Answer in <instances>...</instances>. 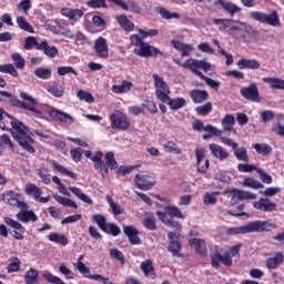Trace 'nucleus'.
I'll list each match as a JSON object with an SVG mask.
<instances>
[{
  "mask_svg": "<svg viewBox=\"0 0 284 284\" xmlns=\"http://www.w3.org/2000/svg\"><path fill=\"white\" fill-rule=\"evenodd\" d=\"M3 115L7 119H10L11 128H13L11 130V134L19 143L21 149L26 150L30 154H34L36 150L34 146H32L34 145V139L30 136V130L28 126H26V124H23L21 121L14 119V116L6 112L3 109H0V121H3Z\"/></svg>",
  "mask_w": 284,
  "mask_h": 284,
  "instance_id": "nucleus-1",
  "label": "nucleus"
},
{
  "mask_svg": "<svg viewBox=\"0 0 284 284\" xmlns=\"http://www.w3.org/2000/svg\"><path fill=\"white\" fill-rule=\"evenodd\" d=\"M156 216L164 223V225H168V227L175 230V232L168 233L169 252L172 254V256H178V258L183 257V254H181V242H179V239H181V230H183V226H181L179 222L170 220L168 217V213L165 212L158 211Z\"/></svg>",
  "mask_w": 284,
  "mask_h": 284,
  "instance_id": "nucleus-2",
  "label": "nucleus"
},
{
  "mask_svg": "<svg viewBox=\"0 0 284 284\" xmlns=\"http://www.w3.org/2000/svg\"><path fill=\"white\" fill-rule=\"evenodd\" d=\"M277 227L276 223H273L272 220H255L243 226L229 227L226 234L229 236H235L239 234H252L254 232H272V230H276Z\"/></svg>",
  "mask_w": 284,
  "mask_h": 284,
  "instance_id": "nucleus-3",
  "label": "nucleus"
},
{
  "mask_svg": "<svg viewBox=\"0 0 284 284\" xmlns=\"http://www.w3.org/2000/svg\"><path fill=\"white\" fill-rule=\"evenodd\" d=\"M130 41L132 45L138 48L133 51L136 57H143L148 59V57H156V54H163L156 47L150 45V43L141 40V36L139 34H131Z\"/></svg>",
  "mask_w": 284,
  "mask_h": 284,
  "instance_id": "nucleus-4",
  "label": "nucleus"
},
{
  "mask_svg": "<svg viewBox=\"0 0 284 284\" xmlns=\"http://www.w3.org/2000/svg\"><path fill=\"white\" fill-rule=\"evenodd\" d=\"M250 17L258 23L271 26V28H278L281 26V19L278 18V12L276 10L272 11L270 14L260 11H253L250 13Z\"/></svg>",
  "mask_w": 284,
  "mask_h": 284,
  "instance_id": "nucleus-5",
  "label": "nucleus"
},
{
  "mask_svg": "<svg viewBox=\"0 0 284 284\" xmlns=\"http://www.w3.org/2000/svg\"><path fill=\"white\" fill-rule=\"evenodd\" d=\"M232 37H234L237 41H245L248 43L256 37V31L252 29L248 24L237 21L235 24V29L231 32Z\"/></svg>",
  "mask_w": 284,
  "mask_h": 284,
  "instance_id": "nucleus-6",
  "label": "nucleus"
},
{
  "mask_svg": "<svg viewBox=\"0 0 284 284\" xmlns=\"http://www.w3.org/2000/svg\"><path fill=\"white\" fill-rule=\"evenodd\" d=\"M2 201L12 207H18L19 210H28V204L23 201V195L14 191H6L2 194Z\"/></svg>",
  "mask_w": 284,
  "mask_h": 284,
  "instance_id": "nucleus-7",
  "label": "nucleus"
},
{
  "mask_svg": "<svg viewBox=\"0 0 284 284\" xmlns=\"http://www.w3.org/2000/svg\"><path fill=\"white\" fill-rule=\"evenodd\" d=\"M110 121L112 130H128L130 128V119L119 110L110 114Z\"/></svg>",
  "mask_w": 284,
  "mask_h": 284,
  "instance_id": "nucleus-8",
  "label": "nucleus"
},
{
  "mask_svg": "<svg viewBox=\"0 0 284 284\" xmlns=\"http://www.w3.org/2000/svg\"><path fill=\"white\" fill-rule=\"evenodd\" d=\"M153 81L155 87V97L162 101H168L170 97V87H168V83L161 78V75L154 73L153 74Z\"/></svg>",
  "mask_w": 284,
  "mask_h": 284,
  "instance_id": "nucleus-9",
  "label": "nucleus"
},
{
  "mask_svg": "<svg viewBox=\"0 0 284 284\" xmlns=\"http://www.w3.org/2000/svg\"><path fill=\"white\" fill-rule=\"evenodd\" d=\"M224 194H233L231 197V205H239L240 201H254L256 200V194L250 191H243L239 189L226 190Z\"/></svg>",
  "mask_w": 284,
  "mask_h": 284,
  "instance_id": "nucleus-10",
  "label": "nucleus"
},
{
  "mask_svg": "<svg viewBox=\"0 0 284 284\" xmlns=\"http://www.w3.org/2000/svg\"><path fill=\"white\" fill-rule=\"evenodd\" d=\"M240 93L246 101L261 103V98L258 97V87H256V83H251L248 87L242 88Z\"/></svg>",
  "mask_w": 284,
  "mask_h": 284,
  "instance_id": "nucleus-11",
  "label": "nucleus"
},
{
  "mask_svg": "<svg viewBox=\"0 0 284 284\" xmlns=\"http://www.w3.org/2000/svg\"><path fill=\"white\" fill-rule=\"evenodd\" d=\"M134 183L139 186L140 190H151V187L156 185L154 175L152 174H136Z\"/></svg>",
  "mask_w": 284,
  "mask_h": 284,
  "instance_id": "nucleus-12",
  "label": "nucleus"
},
{
  "mask_svg": "<svg viewBox=\"0 0 284 284\" xmlns=\"http://www.w3.org/2000/svg\"><path fill=\"white\" fill-rule=\"evenodd\" d=\"M253 207L260 212H274L276 211V203L272 202L270 197H261L260 200L253 202Z\"/></svg>",
  "mask_w": 284,
  "mask_h": 284,
  "instance_id": "nucleus-13",
  "label": "nucleus"
},
{
  "mask_svg": "<svg viewBox=\"0 0 284 284\" xmlns=\"http://www.w3.org/2000/svg\"><path fill=\"white\" fill-rule=\"evenodd\" d=\"M49 115L51 116V119H54L55 121H59L60 123H64V125H72V123H74V121H75L74 116H72L69 113H65L63 111H59L57 109L50 110Z\"/></svg>",
  "mask_w": 284,
  "mask_h": 284,
  "instance_id": "nucleus-14",
  "label": "nucleus"
},
{
  "mask_svg": "<svg viewBox=\"0 0 284 284\" xmlns=\"http://www.w3.org/2000/svg\"><path fill=\"white\" fill-rule=\"evenodd\" d=\"M211 261L212 267H215V270H219L220 263L226 267H232V255H230V253H224L223 255L215 253L211 256Z\"/></svg>",
  "mask_w": 284,
  "mask_h": 284,
  "instance_id": "nucleus-15",
  "label": "nucleus"
},
{
  "mask_svg": "<svg viewBox=\"0 0 284 284\" xmlns=\"http://www.w3.org/2000/svg\"><path fill=\"white\" fill-rule=\"evenodd\" d=\"M4 223L6 225H9V227H12L13 230H17L13 232L12 236L17 241H23V234H26V227L21 225V223L10 219V217H4Z\"/></svg>",
  "mask_w": 284,
  "mask_h": 284,
  "instance_id": "nucleus-16",
  "label": "nucleus"
},
{
  "mask_svg": "<svg viewBox=\"0 0 284 284\" xmlns=\"http://www.w3.org/2000/svg\"><path fill=\"white\" fill-rule=\"evenodd\" d=\"M95 54L100 57V59H108L110 57V51L108 50V40L105 38L100 37L94 42Z\"/></svg>",
  "mask_w": 284,
  "mask_h": 284,
  "instance_id": "nucleus-17",
  "label": "nucleus"
},
{
  "mask_svg": "<svg viewBox=\"0 0 284 284\" xmlns=\"http://www.w3.org/2000/svg\"><path fill=\"white\" fill-rule=\"evenodd\" d=\"M10 104L13 108H20L21 110H28L29 112H33L34 114L41 115V111L39 109L34 108L30 103H27V102H23V101L19 100L14 95L10 97Z\"/></svg>",
  "mask_w": 284,
  "mask_h": 284,
  "instance_id": "nucleus-18",
  "label": "nucleus"
},
{
  "mask_svg": "<svg viewBox=\"0 0 284 284\" xmlns=\"http://www.w3.org/2000/svg\"><path fill=\"white\" fill-rule=\"evenodd\" d=\"M103 153L101 151H97L93 158H91V161L94 163L95 170H100V173L102 175V179H105V175L110 170H108V166H105V162H103Z\"/></svg>",
  "mask_w": 284,
  "mask_h": 284,
  "instance_id": "nucleus-19",
  "label": "nucleus"
},
{
  "mask_svg": "<svg viewBox=\"0 0 284 284\" xmlns=\"http://www.w3.org/2000/svg\"><path fill=\"white\" fill-rule=\"evenodd\" d=\"M209 150L211 151V154L220 161H225V159H230V153L225 149H223V146L216 143L209 144Z\"/></svg>",
  "mask_w": 284,
  "mask_h": 284,
  "instance_id": "nucleus-20",
  "label": "nucleus"
},
{
  "mask_svg": "<svg viewBox=\"0 0 284 284\" xmlns=\"http://www.w3.org/2000/svg\"><path fill=\"white\" fill-rule=\"evenodd\" d=\"M213 23L215 26H217L219 30H221V31L229 29L230 33L232 34V32H234V30L236 28V23H239V21L232 20V19H214Z\"/></svg>",
  "mask_w": 284,
  "mask_h": 284,
  "instance_id": "nucleus-21",
  "label": "nucleus"
},
{
  "mask_svg": "<svg viewBox=\"0 0 284 284\" xmlns=\"http://www.w3.org/2000/svg\"><path fill=\"white\" fill-rule=\"evenodd\" d=\"M195 158H196V165H197V172H205L207 168H210V160H205V149L197 146L195 149ZM204 166H201V161H204Z\"/></svg>",
  "mask_w": 284,
  "mask_h": 284,
  "instance_id": "nucleus-22",
  "label": "nucleus"
},
{
  "mask_svg": "<svg viewBox=\"0 0 284 284\" xmlns=\"http://www.w3.org/2000/svg\"><path fill=\"white\" fill-rule=\"evenodd\" d=\"M207 1H213L215 6H221L225 12H229V14L234 16L236 12H240L241 9L239 6L227 1V0H207Z\"/></svg>",
  "mask_w": 284,
  "mask_h": 284,
  "instance_id": "nucleus-23",
  "label": "nucleus"
},
{
  "mask_svg": "<svg viewBox=\"0 0 284 284\" xmlns=\"http://www.w3.org/2000/svg\"><path fill=\"white\" fill-rule=\"evenodd\" d=\"M171 45H173V48L175 50H179V52H181L182 57H190L191 55L190 53L194 52V45L183 43L179 40H172Z\"/></svg>",
  "mask_w": 284,
  "mask_h": 284,
  "instance_id": "nucleus-24",
  "label": "nucleus"
},
{
  "mask_svg": "<svg viewBox=\"0 0 284 284\" xmlns=\"http://www.w3.org/2000/svg\"><path fill=\"white\" fill-rule=\"evenodd\" d=\"M124 234L129 237L132 245H141V237H139V231L134 226H124Z\"/></svg>",
  "mask_w": 284,
  "mask_h": 284,
  "instance_id": "nucleus-25",
  "label": "nucleus"
},
{
  "mask_svg": "<svg viewBox=\"0 0 284 284\" xmlns=\"http://www.w3.org/2000/svg\"><path fill=\"white\" fill-rule=\"evenodd\" d=\"M237 67L240 70H258L261 68V62L256 59H242L237 61Z\"/></svg>",
  "mask_w": 284,
  "mask_h": 284,
  "instance_id": "nucleus-26",
  "label": "nucleus"
},
{
  "mask_svg": "<svg viewBox=\"0 0 284 284\" xmlns=\"http://www.w3.org/2000/svg\"><path fill=\"white\" fill-rule=\"evenodd\" d=\"M192 250H195L197 254H207V246L205 245V240L191 237L189 240Z\"/></svg>",
  "mask_w": 284,
  "mask_h": 284,
  "instance_id": "nucleus-27",
  "label": "nucleus"
},
{
  "mask_svg": "<svg viewBox=\"0 0 284 284\" xmlns=\"http://www.w3.org/2000/svg\"><path fill=\"white\" fill-rule=\"evenodd\" d=\"M60 12L62 17H67L71 21H79L83 17V10L81 9L62 8Z\"/></svg>",
  "mask_w": 284,
  "mask_h": 284,
  "instance_id": "nucleus-28",
  "label": "nucleus"
},
{
  "mask_svg": "<svg viewBox=\"0 0 284 284\" xmlns=\"http://www.w3.org/2000/svg\"><path fill=\"white\" fill-rule=\"evenodd\" d=\"M140 268L143 271L144 276L146 278H156V272H154V265L152 264V260H145L141 263Z\"/></svg>",
  "mask_w": 284,
  "mask_h": 284,
  "instance_id": "nucleus-29",
  "label": "nucleus"
},
{
  "mask_svg": "<svg viewBox=\"0 0 284 284\" xmlns=\"http://www.w3.org/2000/svg\"><path fill=\"white\" fill-rule=\"evenodd\" d=\"M234 123H236V118L232 114H226L222 120L223 132H233V134H236Z\"/></svg>",
  "mask_w": 284,
  "mask_h": 284,
  "instance_id": "nucleus-30",
  "label": "nucleus"
},
{
  "mask_svg": "<svg viewBox=\"0 0 284 284\" xmlns=\"http://www.w3.org/2000/svg\"><path fill=\"white\" fill-rule=\"evenodd\" d=\"M17 219L18 221H21V223H32L38 221L37 214H34L33 211H28V210H21L20 212L17 213Z\"/></svg>",
  "mask_w": 284,
  "mask_h": 284,
  "instance_id": "nucleus-31",
  "label": "nucleus"
},
{
  "mask_svg": "<svg viewBox=\"0 0 284 284\" xmlns=\"http://www.w3.org/2000/svg\"><path fill=\"white\" fill-rule=\"evenodd\" d=\"M200 60L196 59H189L185 62H183L182 68H185L186 70H191L193 74H196L201 79V75L203 73L199 71Z\"/></svg>",
  "mask_w": 284,
  "mask_h": 284,
  "instance_id": "nucleus-32",
  "label": "nucleus"
},
{
  "mask_svg": "<svg viewBox=\"0 0 284 284\" xmlns=\"http://www.w3.org/2000/svg\"><path fill=\"white\" fill-rule=\"evenodd\" d=\"M132 82L128 81V80H124L122 81V83L119 85V84H115L112 87V93L113 94H125L128 92H130V90H132Z\"/></svg>",
  "mask_w": 284,
  "mask_h": 284,
  "instance_id": "nucleus-33",
  "label": "nucleus"
},
{
  "mask_svg": "<svg viewBox=\"0 0 284 284\" xmlns=\"http://www.w3.org/2000/svg\"><path fill=\"white\" fill-rule=\"evenodd\" d=\"M283 261H284V255L283 253L278 252L274 255V257H270L266 261V267L268 270H276V267H278L281 263H283Z\"/></svg>",
  "mask_w": 284,
  "mask_h": 284,
  "instance_id": "nucleus-34",
  "label": "nucleus"
},
{
  "mask_svg": "<svg viewBox=\"0 0 284 284\" xmlns=\"http://www.w3.org/2000/svg\"><path fill=\"white\" fill-rule=\"evenodd\" d=\"M69 190L80 201H82L83 203H87V205H92L93 202H92L91 197L85 195V193H83V191L81 189H79L77 186H69Z\"/></svg>",
  "mask_w": 284,
  "mask_h": 284,
  "instance_id": "nucleus-35",
  "label": "nucleus"
},
{
  "mask_svg": "<svg viewBox=\"0 0 284 284\" xmlns=\"http://www.w3.org/2000/svg\"><path fill=\"white\" fill-rule=\"evenodd\" d=\"M207 97H209L207 91H203L199 89L191 91V99L193 103H203L204 101H207Z\"/></svg>",
  "mask_w": 284,
  "mask_h": 284,
  "instance_id": "nucleus-36",
  "label": "nucleus"
},
{
  "mask_svg": "<svg viewBox=\"0 0 284 284\" xmlns=\"http://www.w3.org/2000/svg\"><path fill=\"white\" fill-rule=\"evenodd\" d=\"M38 50H43L44 54L47 57H50L51 59H54L59 54V50L57 47H50L48 45L47 41H43L42 43L38 44Z\"/></svg>",
  "mask_w": 284,
  "mask_h": 284,
  "instance_id": "nucleus-37",
  "label": "nucleus"
},
{
  "mask_svg": "<svg viewBox=\"0 0 284 284\" xmlns=\"http://www.w3.org/2000/svg\"><path fill=\"white\" fill-rule=\"evenodd\" d=\"M26 284H39V271L37 268H30L24 274Z\"/></svg>",
  "mask_w": 284,
  "mask_h": 284,
  "instance_id": "nucleus-38",
  "label": "nucleus"
},
{
  "mask_svg": "<svg viewBox=\"0 0 284 284\" xmlns=\"http://www.w3.org/2000/svg\"><path fill=\"white\" fill-rule=\"evenodd\" d=\"M53 199L54 201H57V203H60V205H63L64 207H72L73 210H77L79 207V204H77V202L71 199L63 197L59 194H54Z\"/></svg>",
  "mask_w": 284,
  "mask_h": 284,
  "instance_id": "nucleus-39",
  "label": "nucleus"
},
{
  "mask_svg": "<svg viewBox=\"0 0 284 284\" xmlns=\"http://www.w3.org/2000/svg\"><path fill=\"white\" fill-rule=\"evenodd\" d=\"M162 103H166L172 110H181V108H184L185 100L183 98H170L166 101H163Z\"/></svg>",
  "mask_w": 284,
  "mask_h": 284,
  "instance_id": "nucleus-40",
  "label": "nucleus"
},
{
  "mask_svg": "<svg viewBox=\"0 0 284 284\" xmlns=\"http://www.w3.org/2000/svg\"><path fill=\"white\" fill-rule=\"evenodd\" d=\"M118 23L125 30L126 32H132L134 30V22H132L125 16H118L116 18Z\"/></svg>",
  "mask_w": 284,
  "mask_h": 284,
  "instance_id": "nucleus-41",
  "label": "nucleus"
},
{
  "mask_svg": "<svg viewBox=\"0 0 284 284\" xmlns=\"http://www.w3.org/2000/svg\"><path fill=\"white\" fill-rule=\"evenodd\" d=\"M252 148L254 151L257 152V154H262L263 156H267V154H272V146L270 144L254 143L252 144Z\"/></svg>",
  "mask_w": 284,
  "mask_h": 284,
  "instance_id": "nucleus-42",
  "label": "nucleus"
},
{
  "mask_svg": "<svg viewBox=\"0 0 284 284\" xmlns=\"http://www.w3.org/2000/svg\"><path fill=\"white\" fill-rule=\"evenodd\" d=\"M26 193L29 194V196H33L34 201H39V197L43 192H41V189L37 186V184L30 183L26 186Z\"/></svg>",
  "mask_w": 284,
  "mask_h": 284,
  "instance_id": "nucleus-43",
  "label": "nucleus"
},
{
  "mask_svg": "<svg viewBox=\"0 0 284 284\" xmlns=\"http://www.w3.org/2000/svg\"><path fill=\"white\" fill-rule=\"evenodd\" d=\"M233 152L237 161H243L244 163H248L250 155H247V149L245 146H241V148L237 146Z\"/></svg>",
  "mask_w": 284,
  "mask_h": 284,
  "instance_id": "nucleus-44",
  "label": "nucleus"
},
{
  "mask_svg": "<svg viewBox=\"0 0 284 284\" xmlns=\"http://www.w3.org/2000/svg\"><path fill=\"white\" fill-rule=\"evenodd\" d=\"M105 168L109 170H116L119 168V163L116 162V159L114 158V152H106L105 153Z\"/></svg>",
  "mask_w": 284,
  "mask_h": 284,
  "instance_id": "nucleus-45",
  "label": "nucleus"
},
{
  "mask_svg": "<svg viewBox=\"0 0 284 284\" xmlns=\"http://www.w3.org/2000/svg\"><path fill=\"white\" fill-rule=\"evenodd\" d=\"M264 83H268L275 90H284V80L277 78H263Z\"/></svg>",
  "mask_w": 284,
  "mask_h": 284,
  "instance_id": "nucleus-46",
  "label": "nucleus"
},
{
  "mask_svg": "<svg viewBox=\"0 0 284 284\" xmlns=\"http://www.w3.org/2000/svg\"><path fill=\"white\" fill-rule=\"evenodd\" d=\"M142 223L146 230H151L152 232L156 230V217H154L152 213H145V219L142 221Z\"/></svg>",
  "mask_w": 284,
  "mask_h": 284,
  "instance_id": "nucleus-47",
  "label": "nucleus"
},
{
  "mask_svg": "<svg viewBox=\"0 0 284 284\" xmlns=\"http://www.w3.org/2000/svg\"><path fill=\"white\" fill-rule=\"evenodd\" d=\"M105 201L109 203L114 216H119L120 214H123V207H121V204H119L118 202H114L112 196L106 195Z\"/></svg>",
  "mask_w": 284,
  "mask_h": 284,
  "instance_id": "nucleus-48",
  "label": "nucleus"
},
{
  "mask_svg": "<svg viewBox=\"0 0 284 284\" xmlns=\"http://www.w3.org/2000/svg\"><path fill=\"white\" fill-rule=\"evenodd\" d=\"M243 186L251 187L252 190H263V187H265V185H263L261 182H258L252 178L244 179Z\"/></svg>",
  "mask_w": 284,
  "mask_h": 284,
  "instance_id": "nucleus-49",
  "label": "nucleus"
},
{
  "mask_svg": "<svg viewBox=\"0 0 284 284\" xmlns=\"http://www.w3.org/2000/svg\"><path fill=\"white\" fill-rule=\"evenodd\" d=\"M51 243H59L60 245H68V237L65 235H60L59 233H50L48 236Z\"/></svg>",
  "mask_w": 284,
  "mask_h": 284,
  "instance_id": "nucleus-50",
  "label": "nucleus"
},
{
  "mask_svg": "<svg viewBox=\"0 0 284 284\" xmlns=\"http://www.w3.org/2000/svg\"><path fill=\"white\" fill-rule=\"evenodd\" d=\"M164 211L169 214V216H173L175 219H184L181 209L174 205H166Z\"/></svg>",
  "mask_w": 284,
  "mask_h": 284,
  "instance_id": "nucleus-51",
  "label": "nucleus"
},
{
  "mask_svg": "<svg viewBox=\"0 0 284 284\" xmlns=\"http://www.w3.org/2000/svg\"><path fill=\"white\" fill-rule=\"evenodd\" d=\"M34 74L38 77V79L48 81V79L52 78V70L41 67L34 70Z\"/></svg>",
  "mask_w": 284,
  "mask_h": 284,
  "instance_id": "nucleus-52",
  "label": "nucleus"
},
{
  "mask_svg": "<svg viewBox=\"0 0 284 284\" xmlns=\"http://www.w3.org/2000/svg\"><path fill=\"white\" fill-rule=\"evenodd\" d=\"M11 59L18 70H23L26 68V59L20 53H12Z\"/></svg>",
  "mask_w": 284,
  "mask_h": 284,
  "instance_id": "nucleus-53",
  "label": "nucleus"
},
{
  "mask_svg": "<svg viewBox=\"0 0 284 284\" xmlns=\"http://www.w3.org/2000/svg\"><path fill=\"white\" fill-rule=\"evenodd\" d=\"M21 270V261L19 257H12L9 265L7 266V272L12 274V272H19Z\"/></svg>",
  "mask_w": 284,
  "mask_h": 284,
  "instance_id": "nucleus-54",
  "label": "nucleus"
},
{
  "mask_svg": "<svg viewBox=\"0 0 284 284\" xmlns=\"http://www.w3.org/2000/svg\"><path fill=\"white\" fill-rule=\"evenodd\" d=\"M17 23L21 30H24L26 32H30V34H34V28H32L30 26V23H28V21H26V18L18 17Z\"/></svg>",
  "mask_w": 284,
  "mask_h": 284,
  "instance_id": "nucleus-55",
  "label": "nucleus"
},
{
  "mask_svg": "<svg viewBox=\"0 0 284 284\" xmlns=\"http://www.w3.org/2000/svg\"><path fill=\"white\" fill-rule=\"evenodd\" d=\"M42 277L44 278V281H47V283H51V284H65L63 280H61L59 276L53 275L50 272H44L42 274Z\"/></svg>",
  "mask_w": 284,
  "mask_h": 284,
  "instance_id": "nucleus-56",
  "label": "nucleus"
},
{
  "mask_svg": "<svg viewBox=\"0 0 284 284\" xmlns=\"http://www.w3.org/2000/svg\"><path fill=\"white\" fill-rule=\"evenodd\" d=\"M0 72H3L4 74H11V77H19V71L14 68V64H1L0 65Z\"/></svg>",
  "mask_w": 284,
  "mask_h": 284,
  "instance_id": "nucleus-57",
  "label": "nucleus"
},
{
  "mask_svg": "<svg viewBox=\"0 0 284 284\" xmlns=\"http://www.w3.org/2000/svg\"><path fill=\"white\" fill-rule=\"evenodd\" d=\"M105 234H111L112 236H119L121 234V229L114 223H106V226H104L103 231Z\"/></svg>",
  "mask_w": 284,
  "mask_h": 284,
  "instance_id": "nucleus-58",
  "label": "nucleus"
},
{
  "mask_svg": "<svg viewBox=\"0 0 284 284\" xmlns=\"http://www.w3.org/2000/svg\"><path fill=\"white\" fill-rule=\"evenodd\" d=\"M221 192L214 191L212 193H206L204 195V205H216V196H219Z\"/></svg>",
  "mask_w": 284,
  "mask_h": 284,
  "instance_id": "nucleus-59",
  "label": "nucleus"
},
{
  "mask_svg": "<svg viewBox=\"0 0 284 284\" xmlns=\"http://www.w3.org/2000/svg\"><path fill=\"white\" fill-rule=\"evenodd\" d=\"M48 92L49 94H52V97L61 98L63 97L65 90L61 84H54L48 89Z\"/></svg>",
  "mask_w": 284,
  "mask_h": 284,
  "instance_id": "nucleus-60",
  "label": "nucleus"
},
{
  "mask_svg": "<svg viewBox=\"0 0 284 284\" xmlns=\"http://www.w3.org/2000/svg\"><path fill=\"white\" fill-rule=\"evenodd\" d=\"M77 97L80 101H85V103H94V95L90 92L80 90L78 91Z\"/></svg>",
  "mask_w": 284,
  "mask_h": 284,
  "instance_id": "nucleus-61",
  "label": "nucleus"
},
{
  "mask_svg": "<svg viewBox=\"0 0 284 284\" xmlns=\"http://www.w3.org/2000/svg\"><path fill=\"white\" fill-rule=\"evenodd\" d=\"M159 13L161 14L162 19H181V16L176 12H170V10L165 8H160Z\"/></svg>",
  "mask_w": 284,
  "mask_h": 284,
  "instance_id": "nucleus-62",
  "label": "nucleus"
},
{
  "mask_svg": "<svg viewBox=\"0 0 284 284\" xmlns=\"http://www.w3.org/2000/svg\"><path fill=\"white\" fill-rule=\"evenodd\" d=\"M195 112L201 116H207V113L212 112V102H207L203 105L196 106Z\"/></svg>",
  "mask_w": 284,
  "mask_h": 284,
  "instance_id": "nucleus-63",
  "label": "nucleus"
},
{
  "mask_svg": "<svg viewBox=\"0 0 284 284\" xmlns=\"http://www.w3.org/2000/svg\"><path fill=\"white\" fill-rule=\"evenodd\" d=\"M274 132H276L280 136H284V115H280L278 123L274 128Z\"/></svg>",
  "mask_w": 284,
  "mask_h": 284,
  "instance_id": "nucleus-64",
  "label": "nucleus"
}]
</instances>
